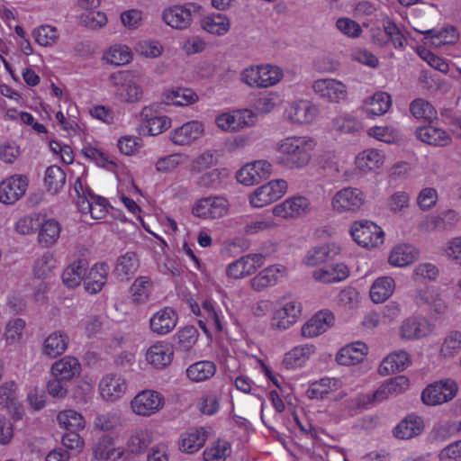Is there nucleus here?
<instances>
[{"label": "nucleus", "mask_w": 461, "mask_h": 461, "mask_svg": "<svg viewBox=\"0 0 461 461\" xmlns=\"http://www.w3.org/2000/svg\"><path fill=\"white\" fill-rule=\"evenodd\" d=\"M315 146L314 140L309 136L286 137L277 144L276 162L288 169H303L310 164Z\"/></svg>", "instance_id": "nucleus-1"}, {"label": "nucleus", "mask_w": 461, "mask_h": 461, "mask_svg": "<svg viewBox=\"0 0 461 461\" xmlns=\"http://www.w3.org/2000/svg\"><path fill=\"white\" fill-rule=\"evenodd\" d=\"M116 98L124 103L139 102L143 95L140 76L132 71H119L110 76Z\"/></svg>", "instance_id": "nucleus-2"}, {"label": "nucleus", "mask_w": 461, "mask_h": 461, "mask_svg": "<svg viewBox=\"0 0 461 461\" xmlns=\"http://www.w3.org/2000/svg\"><path fill=\"white\" fill-rule=\"evenodd\" d=\"M283 77L282 70L276 66L261 65L245 68L240 78L250 87L264 88L278 83Z\"/></svg>", "instance_id": "nucleus-3"}, {"label": "nucleus", "mask_w": 461, "mask_h": 461, "mask_svg": "<svg viewBox=\"0 0 461 461\" xmlns=\"http://www.w3.org/2000/svg\"><path fill=\"white\" fill-rule=\"evenodd\" d=\"M458 386L451 378L442 379L427 385L421 393L425 405L436 406L451 401L457 393Z\"/></svg>", "instance_id": "nucleus-4"}, {"label": "nucleus", "mask_w": 461, "mask_h": 461, "mask_svg": "<svg viewBox=\"0 0 461 461\" xmlns=\"http://www.w3.org/2000/svg\"><path fill=\"white\" fill-rule=\"evenodd\" d=\"M366 196L363 191L355 187H344L338 191L331 199L332 209L339 213H354L362 209Z\"/></svg>", "instance_id": "nucleus-5"}, {"label": "nucleus", "mask_w": 461, "mask_h": 461, "mask_svg": "<svg viewBox=\"0 0 461 461\" xmlns=\"http://www.w3.org/2000/svg\"><path fill=\"white\" fill-rule=\"evenodd\" d=\"M287 190L284 179H276L258 187L249 196V203L255 208H261L281 198Z\"/></svg>", "instance_id": "nucleus-6"}, {"label": "nucleus", "mask_w": 461, "mask_h": 461, "mask_svg": "<svg viewBox=\"0 0 461 461\" xmlns=\"http://www.w3.org/2000/svg\"><path fill=\"white\" fill-rule=\"evenodd\" d=\"M350 233L354 240L364 248H375L384 242V231L372 221L355 222Z\"/></svg>", "instance_id": "nucleus-7"}, {"label": "nucleus", "mask_w": 461, "mask_h": 461, "mask_svg": "<svg viewBox=\"0 0 461 461\" xmlns=\"http://www.w3.org/2000/svg\"><path fill=\"white\" fill-rule=\"evenodd\" d=\"M228 201L221 196H208L196 201L192 208L194 216L202 219L215 220L228 212Z\"/></svg>", "instance_id": "nucleus-8"}, {"label": "nucleus", "mask_w": 461, "mask_h": 461, "mask_svg": "<svg viewBox=\"0 0 461 461\" xmlns=\"http://www.w3.org/2000/svg\"><path fill=\"white\" fill-rule=\"evenodd\" d=\"M164 403L165 399L160 393L144 390L131 400V408L135 414L148 417L160 411Z\"/></svg>", "instance_id": "nucleus-9"}, {"label": "nucleus", "mask_w": 461, "mask_h": 461, "mask_svg": "<svg viewBox=\"0 0 461 461\" xmlns=\"http://www.w3.org/2000/svg\"><path fill=\"white\" fill-rule=\"evenodd\" d=\"M266 258L267 255L263 253H251L242 256L227 266L226 274L233 279L251 276L258 267L263 266Z\"/></svg>", "instance_id": "nucleus-10"}, {"label": "nucleus", "mask_w": 461, "mask_h": 461, "mask_svg": "<svg viewBox=\"0 0 461 461\" xmlns=\"http://www.w3.org/2000/svg\"><path fill=\"white\" fill-rule=\"evenodd\" d=\"M272 165L267 160L260 159L246 164L237 173V179L245 185L258 184L269 177Z\"/></svg>", "instance_id": "nucleus-11"}, {"label": "nucleus", "mask_w": 461, "mask_h": 461, "mask_svg": "<svg viewBox=\"0 0 461 461\" xmlns=\"http://www.w3.org/2000/svg\"><path fill=\"white\" fill-rule=\"evenodd\" d=\"M28 179L22 175H14L0 183V202L14 204L25 194Z\"/></svg>", "instance_id": "nucleus-12"}, {"label": "nucleus", "mask_w": 461, "mask_h": 461, "mask_svg": "<svg viewBox=\"0 0 461 461\" xmlns=\"http://www.w3.org/2000/svg\"><path fill=\"white\" fill-rule=\"evenodd\" d=\"M312 88L320 98L330 103H339L347 97V86L333 78L315 80Z\"/></svg>", "instance_id": "nucleus-13"}, {"label": "nucleus", "mask_w": 461, "mask_h": 461, "mask_svg": "<svg viewBox=\"0 0 461 461\" xmlns=\"http://www.w3.org/2000/svg\"><path fill=\"white\" fill-rule=\"evenodd\" d=\"M204 132L203 124L198 121H191L170 132L171 141L178 146H189L199 140Z\"/></svg>", "instance_id": "nucleus-14"}, {"label": "nucleus", "mask_w": 461, "mask_h": 461, "mask_svg": "<svg viewBox=\"0 0 461 461\" xmlns=\"http://www.w3.org/2000/svg\"><path fill=\"white\" fill-rule=\"evenodd\" d=\"M301 312L302 304L296 301H289L275 311L271 326L277 330H287L297 321Z\"/></svg>", "instance_id": "nucleus-15"}, {"label": "nucleus", "mask_w": 461, "mask_h": 461, "mask_svg": "<svg viewBox=\"0 0 461 461\" xmlns=\"http://www.w3.org/2000/svg\"><path fill=\"white\" fill-rule=\"evenodd\" d=\"M309 210L310 202L306 197L294 196L276 205L273 214L283 219L297 218L307 213Z\"/></svg>", "instance_id": "nucleus-16"}, {"label": "nucleus", "mask_w": 461, "mask_h": 461, "mask_svg": "<svg viewBox=\"0 0 461 461\" xmlns=\"http://www.w3.org/2000/svg\"><path fill=\"white\" fill-rule=\"evenodd\" d=\"M287 119L293 123H311L319 113L318 107L307 100L294 102L285 112Z\"/></svg>", "instance_id": "nucleus-17"}, {"label": "nucleus", "mask_w": 461, "mask_h": 461, "mask_svg": "<svg viewBox=\"0 0 461 461\" xmlns=\"http://www.w3.org/2000/svg\"><path fill=\"white\" fill-rule=\"evenodd\" d=\"M76 203L82 213H90L93 219L101 220L108 212V201L92 192H88V196H79Z\"/></svg>", "instance_id": "nucleus-18"}, {"label": "nucleus", "mask_w": 461, "mask_h": 461, "mask_svg": "<svg viewBox=\"0 0 461 461\" xmlns=\"http://www.w3.org/2000/svg\"><path fill=\"white\" fill-rule=\"evenodd\" d=\"M432 325L423 317L411 316L405 319L400 327V335L403 339H417L429 335Z\"/></svg>", "instance_id": "nucleus-19"}, {"label": "nucleus", "mask_w": 461, "mask_h": 461, "mask_svg": "<svg viewBox=\"0 0 461 461\" xmlns=\"http://www.w3.org/2000/svg\"><path fill=\"white\" fill-rule=\"evenodd\" d=\"M286 274L283 265H273L261 270L254 276L250 283L253 290L260 292L268 286L276 285Z\"/></svg>", "instance_id": "nucleus-20"}, {"label": "nucleus", "mask_w": 461, "mask_h": 461, "mask_svg": "<svg viewBox=\"0 0 461 461\" xmlns=\"http://www.w3.org/2000/svg\"><path fill=\"white\" fill-rule=\"evenodd\" d=\"M99 389L105 401L114 402L125 393L127 384L120 375H107L101 380Z\"/></svg>", "instance_id": "nucleus-21"}, {"label": "nucleus", "mask_w": 461, "mask_h": 461, "mask_svg": "<svg viewBox=\"0 0 461 461\" xmlns=\"http://www.w3.org/2000/svg\"><path fill=\"white\" fill-rule=\"evenodd\" d=\"M174 350L170 344L157 342L150 346L146 352V360L156 368L168 366L173 360Z\"/></svg>", "instance_id": "nucleus-22"}, {"label": "nucleus", "mask_w": 461, "mask_h": 461, "mask_svg": "<svg viewBox=\"0 0 461 461\" xmlns=\"http://www.w3.org/2000/svg\"><path fill=\"white\" fill-rule=\"evenodd\" d=\"M334 321V315L330 311H321L312 317L303 327L302 335L312 338L325 332Z\"/></svg>", "instance_id": "nucleus-23"}, {"label": "nucleus", "mask_w": 461, "mask_h": 461, "mask_svg": "<svg viewBox=\"0 0 461 461\" xmlns=\"http://www.w3.org/2000/svg\"><path fill=\"white\" fill-rule=\"evenodd\" d=\"M177 322L176 312L169 307L157 312L149 321L150 329L154 333L166 335L176 327Z\"/></svg>", "instance_id": "nucleus-24"}, {"label": "nucleus", "mask_w": 461, "mask_h": 461, "mask_svg": "<svg viewBox=\"0 0 461 461\" xmlns=\"http://www.w3.org/2000/svg\"><path fill=\"white\" fill-rule=\"evenodd\" d=\"M163 21L177 30L186 29L192 22V12L185 5H174L163 12Z\"/></svg>", "instance_id": "nucleus-25"}, {"label": "nucleus", "mask_w": 461, "mask_h": 461, "mask_svg": "<svg viewBox=\"0 0 461 461\" xmlns=\"http://www.w3.org/2000/svg\"><path fill=\"white\" fill-rule=\"evenodd\" d=\"M368 352L367 346L357 341L343 347L336 355V361L342 366H353L360 363Z\"/></svg>", "instance_id": "nucleus-26"}, {"label": "nucleus", "mask_w": 461, "mask_h": 461, "mask_svg": "<svg viewBox=\"0 0 461 461\" xmlns=\"http://www.w3.org/2000/svg\"><path fill=\"white\" fill-rule=\"evenodd\" d=\"M68 343L69 338L66 332L55 330L45 339L41 353L50 358H55L67 350Z\"/></svg>", "instance_id": "nucleus-27"}, {"label": "nucleus", "mask_w": 461, "mask_h": 461, "mask_svg": "<svg viewBox=\"0 0 461 461\" xmlns=\"http://www.w3.org/2000/svg\"><path fill=\"white\" fill-rule=\"evenodd\" d=\"M81 364L77 357L66 356L51 366V374L53 377H59L66 381L80 375Z\"/></svg>", "instance_id": "nucleus-28"}, {"label": "nucleus", "mask_w": 461, "mask_h": 461, "mask_svg": "<svg viewBox=\"0 0 461 461\" xmlns=\"http://www.w3.org/2000/svg\"><path fill=\"white\" fill-rule=\"evenodd\" d=\"M348 275L349 269L343 263L330 265L312 272V277L314 280L323 284L341 282L347 279Z\"/></svg>", "instance_id": "nucleus-29"}, {"label": "nucleus", "mask_w": 461, "mask_h": 461, "mask_svg": "<svg viewBox=\"0 0 461 461\" xmlns=\"http://www.w3.org/2000/svg\"><path fill=\"white\" fill-rule=\"evenodd\" d=\"M339 250V247L334 243L317 246L307 251L303 262L305 266L313 267L333 258Z\"/></svg>", "instance_id": "nucleus-30"}, {"label": "nucleus", "mask_w": 461, "mask_h": 461, "mask_svg": "<svg viewBox=\"0 0 461 461\" xmlns=\"http://www.w3.org/2000/svg\"><path fill=\"white\" fill-rule=\"evenodd\" d=\"M207 439L203 428H192L181 435L179 448L182 452L193 454L202 448Z\"/></svg>", "instance_id": "nucleus-31"}, {"label": "nucleus", "mask_w": 461, "mask_h": 461, "mask_svg": "<svg viewBox=\"0 0 461 461\" xmlns=\"http://www.w3.org/2000/svg\"><path fill=\"white\" fill-rule=\"evenodd\" d=\"M416 137L424 143L438 147L449 145L452 140L446 131L431 125L418 128Z\"/></svg>", "instance_id": "nucleus-32"}, {"label": "nucleus", "mask_w": 461, "mask_h": 461, "mask_svg": "<svg viewBox=\"0 0 461 461\" xmlns=\"http://www.w3.org/2000/svg\"><path fill=\"white\" fill-rule=\"evenodd\" d=\"M153 439L152 431L147 428H136L130 431L127 449L132 454H141L149 447Z\"/></svg>", "instance_id": "nucleus-33"}, {"label": "nucleus", "mask_w": 461, "mask_h": 461, "mask_svg": "<svg viewBox=\"0 0 461 461\" xmlns=\"http://www.w3.org/2000/svg\"><path fill=\"white\" fill-rule=\"evenodd\" d=\"M410 364V356L405 350H397L388 355L381 363L378 372L381 375L402 371Z\"/></svg>", "instance_id": "nucleus-34"}, {"label": "nucleus", "mask_w": 461, "mask_h": 461, "mask_svg": "<svg viewBox=\"0 0 461 461\" xmlns=\"http://www.w3.org/2000/svg\"><path fill=\"white\" fill-rule=\"evenodd\" d=\"M88 268V263L86 259H77L71 263L62 274V281L68 288L78 286L85 278Z\"/></svg>", "instance_id": "nucleus-35"}, {"label": "nucleus", "mask_w": 461, "mask_h": 461, "mask_svg": "<svg viewBox=\"0 0 461 461\" xmlns=\"http://www.w3.org/2000/svg\"><path fill=\"white\" fill-rule=\"evenodd\" d=\"M423 427V420L420 417L409 415L393 429V435L400 439H410L420 435Z\"/></svg>", "instance_id": "nucleus-36"}, {"label": "nucleus", "mask_w": 461, "mask_h": 461, "mask_svg": "<svg viewBox=\"0 0 461 461\" xmlns=\"http://www.w3.org/2000/svg\"><path fill=\"white\" fill-rule=\"evenodd\" d=\"M61 231V226L55 219H48L41 221L39 228V243L49 248L53 246L59 240Z\"/></svg>", "instance_id": "nucleus-37"}, {"label": "nucleus", "mask_w": 461, "mask_h": 461, "mask_svg": "<svg viewBox=\"0 0 461 461\" xmlns=\"http://www.w3.org/2000/svg\"><path fill=\"white\" fill-rule=\"evenodd\" d=\"M392 105L391 95L385 92H376L364 102V109L368 115L384 114Z\"/></svg>", "instance_id": "nucleus-38"}, {"label": "nucleus", "mask_w": 461, "mask_h": 461, "mask_svg": "<svg viewBox=\"0 0 461 461\" xmlns=\"http://www.w3.org/2000/svg\"><path fill=\"white\" fill-rule=\"evenodd\" d=\"M418 258V251L411 245L402 244L394 247L391 251L388 262L398 267H406L414 262Z\"/></svg>", "instance_id": "nucleus-39"}, {"label": "nucleus", "mask_w": 461, "mask_h": 461, "mask_svg": "<svg viewBox=\"0 0 461 461\" xmlns=\"http://www.w3.org/2000/svg\"><path fill=\"white\" fill-rule=\"evenodd\" d=\"M425 44H430L435 47L453 44L457 40V32L453 27H446L440 30H429L425 32Z\"/></svg>", "instance_id": "nucleus-40"}, {"label": "nucleus", "mask_w": 461, "mask_h": 461, "mask_svg": "<svg viewBox=\"0 0 461 461\" xmlns=\"http://www.w3.org/2000/svg\"><path fill=\"white\" fill-rule=\"evenodd\" d=\"M395 289V282L391 276H382L377 278L371 286L370 297L375 303H381L386 301Z\"/></svg>", "instance_id": "nucleus-41"}, {"label": "nucleus", "mask_w": 461, "mask_h": 461, "mask_svg": "<svg viewBox=\"0 0 461 461\" xmlns=\"http://www.w3.org/2000/svg\"><path fill=\"white\" fill-rule=\"evenodd\" d=\"M201 27L211 34L221 36L230 31V22L222 14H212L201 20Z\"/></svg>", "instance_id": "nucleus-42"}, {"label": "nucleus", "mask_w": 461, "mask_h": 461, "mask_svg": "<svg viewBox=\"0 0 461 461\" xmlns=\"http://www.w3.org/2000/svg\"><path fill=\"white\" fill-rule=\"evenodd\" d=\"M163 97L167 104L185 106L194 104L198 100L197 95L189 88L176 87L164 92Z\"/></svg>", "instance_id": "nucleus-43"}, {"label": "nucleus", "mask_w": 461, "mask_h": 461, "mask_svg": "<svg viewBox=\"0 0 461 461\" xmlns=\"http://www.w3.org/2000/svg\"><path fill=\"white\" fill-rule=\"evenodd\" d=\"M94 456L98 460L118 459L122 452L116 448L113 439L108 436L100 438L93 447Z\"/></svg>", "instance_id": "nucleus-44"}, {"label": "nucleus", "mask_w": 461, "mask_h": 461, "mask_svg": "<svg viewBox=\"0 0 461 461\" xmlns=\"http://www.w3.org/2000/svg\"><path fill=\"white\" fill-rule=\"evenodd\" d=\"M340 381L336 378L324 377L312 383L306 391L309 399H323L330 393L340 387Z\"/></svg>", "instance_id": "nucleus-45"}, {"label": "nucleus", "mask_w": 461, "mask_h": 461, "mask_svg": "<svg viewBox=\"0 0 461 461\" xmlns=\"http://www.w3.org/2000/svg\"><path fill=\"white\" fill-rule=\"evenodd\" d=\"M139 268V259L135 253L127 252L117 259L114 273L121 279L129 280Z\"/></svg>", "instance_id": "nucleus-46"}, {"label": "nucleus", "mask_w": 461, "mask_h": 461, "mask_svg": "<svg viewBox=\"0 0 461 461\" xmlns=\"http://www.w3.org/2000/svg\"><path fill=\"white\" fill-rule=\"evenodd\" d=\"M416 300L417 303L428 304L436 314H443L447 309L445 300L434 290H420Z\"/></svg>", "instance_id": "nucleus-47"}, {"label": "nucleus", "mask_w": 461, "mask_h": 461, "mask_svg": "<svg viewBox=\"0 0 461 461\" xmlns=\"http://www.w3.org/2000/svg\"><path fill=\"white\" fill-rule=\"evenodd\" d=\"M151 110L144 108L141 115L145 118V127L149 135L156 136L167 130L171 125V120L167 116L152 115Z\"/></svg>", "instance_id": "nucleus-48"}, {"label": "nucleus", "mask_w": 461, "mask_h": 461, "mask_svg": "<svg viewBox=\"0 0 461 461\" xmlns=\"http://www.w3.org/2000/svg\"><path fill=\"white\" fill-rule=\"evenodd\" d=\"M216 371V366L212 361H199L191 365L186 369L189 379L194 382H202L211 378Z\"/></svg>", "instance_id": "nucleus-49"}, {"label": "nucleus", "mask_w": 461, "mask_h": 461, "mask_svg": "<svg viewBox=\"0 0 461 461\" xmlns=\"http://www.w3.org/2000/svg\"><path fill=\"white\" fill-rule=\"evenodd\" d=\"M384 163V156L377 149H366L356 158V165L362 171L378 168Z\"/></svg>", "instance_id": "nucleus-50"}, {"label": "nucleus", "mask_w": 461, "mask_h": 461, "mask_svg": "<svg viewBox=\"0 0 461 461\" xmlns=\"http://www.w3.org/2000/svg\"><path fill=\"white\" fill-rule=\"evenodd\" d=\"M66 174L60 167L53 165L49 167L45 172L44 183L48 191L56 194L65 185Z\"/></svg>", "instance_id": "nucleus-51"}, {"label": "nucleus", "mask_w": 461, "mask_h": 461, "mask_svg": "<svg viewBox=\"0 0 461 461\" xmlns=\"http://www.w3.org/2000/svg\"><path fill=\"white\" fill-rule=\"evenodd\" d=\"M57 420L60 427L68 430H77L85 427L84 417L74 410L60 411L57 416Z\"/></svg>", "instance_id": "nucleus-52"}, {"label": "nucleus", "mask_w": 461, "mask_h": 461, "mask_svg": "<svg viewBox=\"0 0 461 461\" xmlns=\"http://www.w3.org/2000/svg\"><path fill=\"white\" fill-rule=\"evenodd\" d=\"M132 59L130 49L125 45L112 46L104 55L107 63L122 66L131 62Z\"/></svg>", "instance_id": "nucleus-53"}, {"label": "nucleus", "mask_w": 461, "mask_h": 461, "mask_svg": "<svg viewBox=\"0 0 461 461\" xmlns=\"http://www.w3.org/2000/svg\"><path fill=\"white\" fill-rule=\"evenodd\" d=\"M230 454V445L225 440H217L203 451V461H224Z\"/></svg>", "instance_id": "nucleus-54"}, {"label": "nucleus", "mask_w": 461, "mask_h": 461, "mask_svg": "<svg viewBox=\"0 0 461 461\" xmlns=\"http://www.w3.org/2000/svg\"><path fill=\"white\" fill-rule=\"evenodd\" d=\"M410 112L416 119L431 121L436 118L437 112L432 104L423 98H417L410 104Z\"/></svg>", "instance_id": "nucleus-55"}, {"label": "nucleus", "mask_w": 461, "mask_h": 461, "mask_svg": "<svg viewBox=\"0 0 461 461\" xmlns=\"http://www.w3.org/2000/svg\"><path fill=\"white\" fill-rule=\"evenodd\" d=\"M151 281L147 276L138 277L131 286L132 300L136 303H145L149 296Z\"/></svg>", "instance_id": "nucleus-56"}, {"label": "nucleus", "mask_w": 461, "mask_h": 461, "mask_svg": "<svg viewBox=\"0 0 461 461\" xmlns=\"http://www.w3.org/2000/svg\"><path fill=\"white\" fill-rule=\"evenodd\" d=\"M312 351V347L309 346H298L293 348L291 351L285 354L283 360V365L287 369H292L301 366L305 358Z\"/></svg>", "instance_id": "nucleus-57"}, {"label": "nucleus", "mask_w": 461, "mask_h": 461, "mask_svg": "<svg viewBox=\"0 0 461 461\" xmlns=\"http://www.w3.org/2000/svg\"><path fill=\"white\" fill-rule=\"evenodd\" d=\"M32 35L35 41L41 46L48 47L54 45L59 40V32L56 27L41 25L34 29Z\"/></svg>", "instance_id": "nucleus-58"}, {"label": "nucleus", "mask_w": 461, "mask_h": 461, "mask_svg": "<svg viewBox=\"0 0 461 461\" xmlns=\"http://www.w3.org/2000/svg\"><path fill=\"white\" fill-rule=\"evenodd\" d=\"M56 267V259L51 252H45L39 257L33 267V274L37 278L46 277Z\"/></svg>", "instance_id": "nucleus-59"}, {"label": "nucleus", "mask_w": 461, "mask_h": 461, "mask_svg": "<svg viewBox=\"0 0 461 461\" xmlns=\"http://www.w3.org/2000/svg\"><path fill=\"white\" fill-rule=\"evenodd\" d=\"M186 157L180 153H174L161 157L156 162V170L160 173H168L185 163Z\"/></svg>", "instance_id": "nucleus-60"}, {"label": "nucleus", "mask_w": 461, "mask_h": 461, "mask_svg": "<svg viewBox=\"0 0 461 461\" xmlns=\"http://www.w3.org/2000/svg\"><path fill=\"white\" fill-rule=\"evenodd\" d=\"M332 125L335 131L342 133H354L362 128L361 123L348 114L336 117L333 119Z\"/></svg>", "instance_id": "nucleus-61"}, {"label": "nucleus", "mask_w": 461, "mask_h": 461, "mask_svg": "<svg viewBox=\"0 0 461 461\" xmlns=\"http://www.w3.org/2000/svg\"><path fill=\"white\" fill-rule=\"evenodd\" d=\"M41 218L39 214H30L21 218L15 224V230L18 233L28 235L35 232L41 225Z\"/></svg>", "instance_id": "nucleus-62"}, {"label": "nucleus", "mask_w": 461, "mask_h": 461, "mask_svg": "<svg viewBox=\"0 0 461 461\" xmlns=\"http://www.w3.org/2000/svg\"><path fill=\"white\" fill-rule=\"evenodd\" d=\"M80 23L90 29L96 30L107 23V17L104 13L93 10L82 14Z\"/></svg>", "instance_id": "nucleus-63"}, {"label": "nucleus", "mask_w": 461, "mask_h": 461, "mask_svg": "<svg viewBox=\"0 0 461 461\" xmlns=\"http://www.w3.org/2000/svg\"><path fill=\"white\" fill-rule=\"evenodd\" d=\"M176 338L180 347L188 350L196 343L198 331L194 326H185L177 332Z\"/></svg>", "instance_id": "nucleus-64"}]
</instances>
